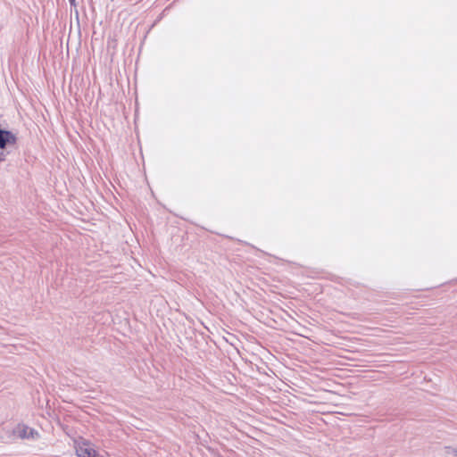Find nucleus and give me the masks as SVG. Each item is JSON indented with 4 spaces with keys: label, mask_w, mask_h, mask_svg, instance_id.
Returning <instances> with one entry per match:
<instances>
[{
    "label": "nucleus",
    "mask_w": 457,
    "mask_h": 457,
    "mask_svg": "<svg viewBox=\"0 0 457 457\" xmlns=\"http://www.w3.org/2000/svg\"><path fill=\"white\" fill-rule=\"evenodd\" d=\"M71 5H75V0H69Z\"/></svg>",
    "instance_id": "nucleus-6"
},
{
    "label": "nucleus",
    "mask_w": 457,
    "mask_h": 457,
    "mask_svg": "<svg viewBox=\"0 0 457 457\" xmlns=\"http://www.w3.org/2000/svg\"><path fill=\"white\" fill-rule=\"evenodd\" d=\"M74 448L78 457H97L98 453L91 443L79 438L75 440Z\"/></svg>",
    "instance_id": "nucleus-1"
},
{
    "label": "nucleus",
    "mask_w": 457,
    "mask_h": 457,
    "mask_svg": "<svg viewBox=\"0 0 457 457\" xmlns=\"http://www.w3.org/2000/svg\"><path fill=\"white\" fill-rule=\"evenodd\" d=\"M16 136L11 131L0 129V148L4 149L7 144H15Z\"/></svg>",
    "instance_id": "nucleus-3"
},
{
    "label": "nucleus",
    "mask_w": 457,
    "mask_h": 457,
    "mask_svg": "<svg viewBox=\"0 0 457 457\" xmlns=\"http://www.w3.org/2000/svg\"><path fill=\"white\" fill-rule=\"evenodd\" d=\"M13 436L18 438H37L39 434L33 428H29L24 424H19L13 428Z\"/></svg>",
    "instance_id": "nucleus-2"
},
{
    "label": "nucleus",
    "mask_w": 457,
    "mask_h": 457,
    "mask_svg": "<svg viewBox=\"0 0 457 457\" xmlns=\"http://www.w3.org/2000/svg\"><path fill=\"white\" fill-rule=\"evenodd\" d=\"M5 160V156L3 153H0V162H4Z\"/></svg>",
    "instance_id": "nucleus-4"
},
{
    "label": "nucleus",
    "mask_w": 457,
    "mask_h": 457,
    "mask_svg": "<svg viewBox=\"0 0 457 457\" xmlns=\"http://www.w3.org/2000/svg\"><path fill=\"white\" fill-rule=\"evenodd\" d=\"M453 455H454L455 457H457V448H454V449L453 450Z\"/></svg>",
    "instance_id": "nucleus-5"
}]
</instances>
